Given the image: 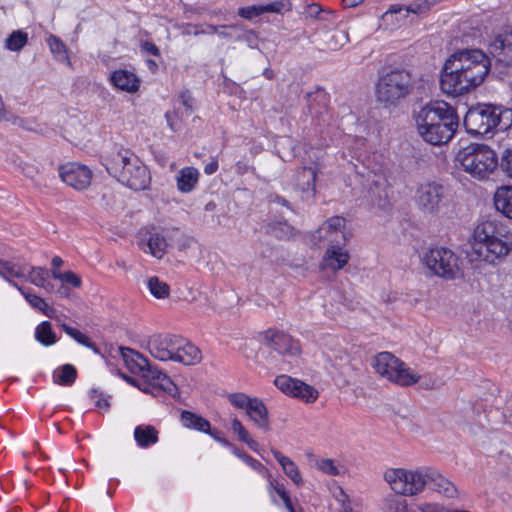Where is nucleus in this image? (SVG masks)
<instances>
[{"mask_svg":"<svg viewBox=\"0 0 512 512\" xmlns=\"http://www.w3.org/2000/svg\"><path fill=\"white\" fill-rule=\"evenodd\" d=\"M491 67L480 49H460L446 60L440 76L441 90L452 96L469 93L480 86Z\"/></svg>","mask_w":512,"mask_h":512,"instance_id":"nucleus-1","label":"nucleus"},{"mask_svg":"<svg viewBox=\"0 0 512 512\" xmlns=\"http://www.w3.org/2000/svg\"><path fill=\"white\" fill-rule=\"evenodd\" d=\"M384 478L394 492L403 495L418 494L426 485L447 498H453L458 494L456 486L431 467L415 471L390 469L385 472Z\"/></svg>","mask_w":512,"mask_h":512,"instance_id":"nucleus-2","label":"nucleus"},{"mask_svg":"<svg viewBox=\"0 0 512 512\" xmlns=\"http://www.w3.org/2000/svg\"><path fill=\"white\" fill-rule=\"evenodd\" d=\"M415 120L418 133L432 145L450 141L458 127L454 108L445 102H434L422 107Z\"/></svg>","mask_w":512,"mask_h":512,"instance_id":"nucleus-3","label":"nucleus"},{"mask_svg":"<svg viewBox=\"0 0 512 512\" xmlns=\"http://www.w3.org/2000/svg\"><path fill=\"white\" fill-rule=\"evenodd\" d=\"M107 172L132 190L142 191L149 187L150 173L144 163L131 150L114 147L105 157Z\"/></svg>","mask_w":512,"mask_h":512,"instance_id":"nucleus-4","label":"nucleus"},{"mask_svg":"<svg viewBox=\"0 0 512 512\" xmlns=\"http://www.w3.org/2000/svg\"><path fill=\"white\" fill-rule=\"evenodd\" d=\"M473 238V250L487 262L504 257L512 250V232L500 221L486 220L478 224Z\"/></svg>","mask_w":512,"mask_h":512,"instance_id":"nucleus-5","label":"nucleus"},{"mask_svg":"<svg viewBox=\"0 0 512 512\" xmlns=\"http://www.w3.org/2000/svg\"><path fill=\"white\" fill-rule=\"evenodd\" d=\"M464 126L472 135H487L496 129L506 130L512 123V110L490 104L470 108L464 117Z\"/></svg>","mask_w":512,"mask_h":512,"instance_id":"nucleus-6","label":"nucleus"},{"mask_svg":"<svg viewBox=\"0 0 512 512\" xmlns=\"http://www.w3.org/2000/svg\"><path fill=\"white\" fill-rule=\"evenodd\" d=\"M414 89L412 74L406 69H393L379 77L375 87L376 101L385 108L396 107Z\"/></svg>","mask_w":512,"mask_h":512,"instance_id":"nucleus-7","label":"nucleus"},{"mask_svg":"<svg viewBox=\"0 0 512 512\" xmlns=\"http://www.w3.org/2000/svg\"><path fill=\"white\" fill-rule=\"evenodd\" d=\"M457 159L465 172L479 180L487 179L499 165L496 152L485 144H470Z\"/></svg>","mask_w":512,"mask_h":512,"instance_id":"nucleus-8","label":"nucleus"},{"mask_svg":"<svg viewBox=\"0 0 512 512\" xmlns=\"http://www.w3.org/2000/svg\"><path fill=\"white\" fill-rule=\"evenodd\" d=\"M414 201L423 215L434 217L447 207L449 190L439 181H424L417 186Z\"/></svg>","mask_w":512,"mask_h":512,"instance_id":"nucleus-9","label":"nucleus"},{"mask_svg":"<svg viewBox=\"0 0 512 512\" xmlns=\"http://www.w3.org/2000/svg\"><path fill=\"white\" fill-rule=\"evenodd\" d=\"M373 367L380 376L399 386H411L420 379L418 374L389 352L377 354Z\"/></svg>","mask_w":512,"mask_h":512,"instance_id":"nucleus-10","label":"nucleus"},{"mask_svg":"<svg viewBox=\"0 0 512 512\" xmlns=\"http://www.w3.org/2000/svg\"><path fill=\"white\" fill-rule=\"evenodd\" d=\"M423 261L425 266L440 278L453 280L461 276L460 259L448 248L430 249L424 255Z\"/></svg>","mask_w":512,"mask_h":512,"instance_id":"nucleus-11","label":"nucleus"},{"mask_svg":"<svg viewBox=\"0 0 512 512\" xmlns=\"http://www.w3.org/2000/svg\"><path fill=\"white\" fill-rule=\"evenodd\" d=\"M227 399L233 407L244 410L256 427L263 431L270 429L269 412L261 399L242 392L230 393Z\"/></svg>","mask_w":512,"mask_h":512,"instance_id":"nucleus-12","label":"nucleus"},{"mask_svg":"<svg viewBox=\"0 0 512 512\" xmlns=\"http://www.w3.org/2000/svg\"><path fill=\"white\" fill-rule=\"evenodd\" d=\"M264 343L284 357H295L301 352L300 344L289 334L277 330L268 329L263 333Z\"/></svg>","mask_w":512,"mask_h":512,"instance_id":"nucleus-13","label":"nucleus"},{"mask_svg":"<svg viewBox=\"0 0 512 512\" xmlns=\"http://www.w3.org/2000/svg\"><path fill=\"white\" fill-rule=\"evenodd\" d=\"M179 336L173 334H153L147 338L143 347L150 355L160 361L171 360Z\"/></svg>","mask_w":512,"mask_h":512,"instance_id":"nucleus-14","label":"nucleus"},{"mask_svg":"<svg viewBox=\"0 0 512 512\" xmlns=\"http://www.w3.org/2000/svg\"><path fill=\"white\" fill-rule=\"evenodd\" d=\"M274 383L283 393L299 398L305 402H314L319 395L318 391L313 386L287 375L276 377Z\"/></svg>","mask_w":512,"mask_h":512,"instance_id":"nucleus-15","label":"nucleus"},{"mask_svg":"<svg viewBox=\"0 0 512 512\" xmlns=\"http://www.w3.org/2000/svg\"><path fill=\"white\" fill-rule=\"evenodd\" d=\"M58 172L61 180L76 190H84L91 183L92 172L84 165L67 163L61 165Z\"/></svg>","mask_w":512,"mask_h":512,"instance_id":"nucleus-16","label":"nucleus"},{"mask_svg":"<svg viewBox=\"0 0 512 512\" xmlns=\"http://www.w3.org/2000/svg\"><path fill=\"white\" fill-rule=\"evenodd\" d=\"M180 423L186 429L210 435L221 445H228V441L224 437L223 432L211 427L210 422L201 415L189 410H182L180 413Z\"/></svg>","mask_w":512,"mask_h":512,"instance_id":"nucleus-17","label":"nucleus"},{"mask_svg":"<svg viewBox=\"0 0 512 512\" xmlns=\"http://www.w3.org/2000/svg\"><path fill=\"white\" fill-rule=\"evenodd\" d=\"M142 378L144 379L148 386L139 388L146 393H154L155 390L157 392L164 391L169 394H172L176 390V386L170 379V377H168L161 371L157 370L156 368L151 367L149 364L145 368V370H143Z\"/></svg>","mask_w":512,"mask_h":512,"instance_id":"nucleus-18","label":"nucleus"},{"mask_svg":"<svg viewBox=\"0 0 512 512\" xmlns=\"http://www.w3.org/2000/svg\"><path fill=\"white\" fill-rule=\"evenodd\" d=\"M489 50L498 62L506 66L512 65V31H504L496 35Z\"/></svg>","mask_w":512,"mask_h":512,"instance_id":"nucleus-19","label":"nucleus"},{"mask_svg":"<svg viewBox=\"0 0 512 512\" xmlns=\"http://www.w3.org/2000/svg\"><path fill=\"white\" fill-rule=\"evenodd\" d=\"M345 219L340 216H333L329 218L317 230L318 238H326L330 243L345 244L346 235L343 232L345 227Z\"/></svg>","mask_w":512,"mask_h":512,"instance_id":"nucleus-20","label":"nucleus"},{"mask_svg":"<svg viewBox=\"0 0 512 512\" xmlns=\"http://www.w3.org/2000/svg\"><path fill=\"white\" fill-rule=\"evenodd\" d=\"M317 172L312 167L298 169L294 176V186L302 193V197L312 199L315 196V182Z\"/></svg>","mask_w":512,"mask_h":512,"instance_id":"nucleus-21","label":"nucleus"},{"mask_svg":"<svg viewBox=\"0 0 512 512\" xmlns=\"http://www.w3.org/2000/svg\"><path fill=\"white\" fill-rule=\"evenodd\" d=\"M171 361L184 365H194L201 361V351L192 343L179 336L178 344L175 346Z\"/></svg>","mask_w":512,"mask_h":512,"instance_id":"nucleus-22","label":"nucleus"},{"mask_svg":"<svg viewBox=\"0 0 512 512\" xmlns=\"http://www.w3.org/2000/svg\"><path fill=\"white\" fill-rule=\"evenodd\" d=\"M340 245L341 244L330 243L322 259L321 266L323 269L328 268L337 271L348 263L350 256Z\"/></svg>","mask_w":512,"mask_h":512,"instance_id":"nucleus-23","label":"nucleus"},{"mask_svg":"<svg viewBox=\"0 0 512 512\" xmlns=\"http://www.w3.org/2000/svg\"><path fill=\"white\" fill-rule=\"evenodd\" d=\"M348 41L349 36L346 31L335 29L320 33L317 44L320 50L337 51Z\"/></svg>","mask_w":512,"mask_h":512,"instance_id":"nucleus-24","label":"nucleus"},{"mask_svg":"<svg viewBox=\"0 0 512 512\" xmlns=\"http://www.w3.org/2000/svg\"><path fill=\"white\" fill-rule=\"evenodd\" d=\"M112 84L122 91L134 93L139 89V79L137 76L128 70H116L111 76Z\"/></svg>","mask_w":512,"mask_h":512,"instance_id":"nucleus-25","label":"nucleus"},{"mask_svg":"<svg viewBox=\"0 0 512 512\" xmlns=\"http://www.w3.org/2000/svg\"><path fill=\"white\" fill-rule=\"evenodd\" d=\"M199 171L194 167H184L176 175L177 189L182 193L191 192L198 183Z\"/></svg>","mask_w":512,"mask_h":512,"instance_id":"nucleus-26","label":"nucleus"},{"mask_svg":"<svg viewBox=\"0 0 512 512\" xmlns=\"http://www.w3.org/2000/svg\"><path fill=\"white\" fill-rule=\"evenodd\" d=\"M11 163L18 168L25 177L32 181H36L38 176H43L44 178L49 177V175L40 171V168L35 162L28 158H24L19 155H12Z\"/></svg>","mask_w":512,"mask_h":512,"instance_id":"nucleus-27","label":"nucleus"},{"mask_svg":"<svg viewBox=\"0 0 512 512\" xmlns=\"http://www.w3.org/2000/svg\"><path fill=\"white\" fill-rule=\"evenodd\" d=\"M494 204L500 213L512 219V186H502L494 195Z\"/></svg>","mask_w":512,"mask_h":512,"instance_id":"nucleus-28","label":"nucleus"},{"mask_svg":"<svg viewBox=\"0 0 512 512\" xmlns=\"http://www.w3.org/2000/svg\"><path fill=\"white\" fill-rule=\"evenodd\" d=\"M121 354L132 373L142 374L149 364V360L144 355L133 349L121 348Z\"/></svg>","mask_w":512,"mask_h":512,"instance_id":"nucleus-29","label":"nucleus"},{"mask_svg":"<svg viewBox=\"0 0 512 512\" xmlns=\"http://www.w3.org/2000/svg\"><path fill=\"white\" fill-rule=\"evenodd\" d=\"M25 272L26 266L0 258V276L12 286L18 287V283L12 280L11 277L22 278L25 276Z\"/></svg>","mask_w":512,"mask_h":512,"instance_id":"nucleus-30","label":"nucleus"},{"mask_svg":"<svg viewBox=\"0 0 512 512\" xmlns=\"http://www.w3.org/2000/svg\"><path fill=\"white\" fill-rule=\"evenodd\" d=\"M134 438L141 447L152 446L158 441V431L151 425H138L134 430Z\"/></svg>","mask_w":512,"mask_h":512,"instance_id":"nucleus-31","label":"nucleus"},{"mask_svg":"<svg viewBox=\"0 0 512 512\" xmlns=\"http://www.w3.org/2000/svg\"><path fill=\"white\" fill-rule=\"evenodd\" d=\"M227 428L241 444H244L251 448L257 445L249 431L238 418H232Z\"/></svg>","mask_w":512,"mask_h":512,"instance_id":"nucleus-32","label":"nucleus"},{"mask_svg":"<svg viewBox=\"0 0 512 512\" xmlns=\"http://www.w3.org/2000/svg\"><path fill=\"white\" fill-rule=\"evenodd\" d=\"M26 299V301L34 308L41 311L45 316L53 318L55 309L50 307L46 301L36 294L26 292L21 286L15 287Z\"/></svg>","mask_w":512,"mask_h":512,"instance_id":"nucleus-33","label":"nucleus"},{"mask_svg":"<svg viewBox=\"0 0 512 512\" xmlns=\"http://www.w3.org/2000/svg\"><path fill=\"white\" fill-rule=\"evenodd\" d=\"M266 233L278 239H289L295 234V229L286 221H274L266 225Z\"/></svg>","mask_w":512,"mask_h":512,"instance_id":"nucleus-34","label":"nucleus"},{"mask_svg":"<svg viewBox=\"0 0 512 512\" xmlns=\"http://www.w3.org/2000/svg\"><path fill=\"white\" fill-rule=\"evenodd\" d=\"M147 249L143 248L144 252H149L156 258H162L166 253L167 242L166 239L159 233L151 234L147 241Z\"/></svg>","mask_w":512,"mask_h":512,"instance_id":"nucleus-35","label":"nucleus"},{"mask_svg":"<svg viewBox=\"0 0 512 512\" xmlns=\"http://www.w3.org/2000/svg\"><path fill=\"white\" fill-rule=\"evenodd\" d=\"M35 338L45 346L53 345L57 341L56 335L52 330L51 323L48 321H44L36 327Z\"/></svg>","mask_w":512,"mask_h":512,"instance_id":"nucleus-36","label":"nucleus"},{"mask_svg":"<svg viewBox=\"0 0 512 512\" xmlns=\"http://www.w3.org/2000/svg\"><path fill=\"white\" fill-rule=\"evenodd\" d=\"M77 377V371L74 366L70 364L63 365L58 371L54 373L55 382L63 386L72 385Z\"/></svg>","mask_w":512,"mask_h":512,"instance_id":"nucleus-37","label":"nucleus"},{"mask_svg":"<svg viewBox=\"0 0 512 512\" xmlns=\"http://www.w3.org/2000/svg\"><path fill=\"white\" fill-rule=\"evenodd\" d=\"M147 287H148L150 293L158 299H164L169 296V293H170L169 285L166 282L161 281L156 276L148 278Z\"/></svg>","mask_w":512,"mask_h":512,"instance_id":"nucleus-38","label":"nucleus"},{"mask_svg":"<svg viewBox=\"0 0 512 512\" xmlns=\"http://www.w3.org/2000/svg\"><path fill=\"white\" fill-rule=\"evenodd\" d=\"M275 455L281 464L285 474L295 483L301 482V476L299 474L297 466L287 457L281 455L279 451L275 452Z\"/></svg>","mask_w":512,"mask_h":512,"instance_id":"nucleus-39","label":"nucleus"},{"mask_svg":"<svg viewBox=\"0 0 512 512\" xmlns=\"http://www.w3.org/2000/svg\"><path fill=\"white\" fill-rule=\"evenodd\" d=\"M401 495L398 493V495L387 496L383 503L384 512H406L407 504Z\"/></svg>","mask_w":512,"mask_h":512,"instance_id":"nucleus-40","label":"nucleus"},{"mask_svg":"<svg viewBox=\"0 0 512 512\" xmlns=\"http://www.w3.org/2000/svg\"><path fill=\"white\" fill-rule=\"evenodd\" d=\"M28 36L27 33L17 30L10 34V36L6 39V48L11 51H19L21 50L27 43Z\"/></svg>","mask_w":512,"mask_h":512,"instance_id":"nucleus-41","label":"nucleus"},{"mask_svg":"<svg viewBox=\"0 0 512 512\" xmlns=\"http://www.w3.org/2000/svg\"><path fill=\"white\" fill-rule=\"evenodd\" d=\"M48 44L52 54L58 61H67L68 53L65 44L60 38L51 35L48 39Z\"/></svg>","mask_w":512,"mask_h":512,"instance_id":"nucleus-42","label":"nucleus"},{"mask_svg":"<svg viewBox=\"0 0 512 512\" xmlns=\"http://www.w3.org/2000/svg\"><path fill=\"white\" fill-rule=\"evenodd\" d=\"M369 181H370L369 190L373 195H375L379 198H382L383 196L384 197L387 196V193H386L387 183H386V180L384 177L374 174L372 176V179Z\"/></svg>","mask_w":512,"mask_h":512,"instance_id":"nucleus-43","label":"nucleus"},{"mask_svg":"<svg viewBox=\"0 0 512 512\" xmlns=\"http://www.w3.org/2000/svg\"><path fill=\"white\" fill-rule=\"evenodd\" d=\"M62 329L71 336L75 341H77L79 344H82L88 348L96 350L95 344L82 332L79 330L72 328L66 324H62Z\"/></svg>","mask_w":512,"mask_h":512,"instance_id":"nucleus-44","label":"nucleus"},{"mask_svg":"<svg viewBox=\"0 0 512 512\" xmlns=\"http://www.w3.org/2000/svg\"><path fill=\"white\" fill-rule=\"evenodd\" d=\"M48 278V271L43 267H30L28 272V281L40 287L44 285V281Z\"/></svg>","mask_w":512,"mask_h":512,"instance_id":"nucleus-45","label":"nucleus"},{"mask_svg":"<svg viewBox=\"0 0 512 512\" xmlns=\"http://www.w3.org/2000/svg\"><path fill=\"white\" fill-rule=\"evenodd\" d=\"M262 13H277L281 14L284 11L291 10V3L288 0H279L265 5H261Z\"/></svg>","mask_w":512,"mask_h":512,"instance_id":"nucleus-46","label":"nucleus"},{"mask_svg":"<svg viewBox=\"0 0 512 512\" xmlns=\"http://www.w3.org/2000/svg\"><path fill=\"white\" fill-rule=\"evenodd\" d=\"M55 279L74 288H79L82 284L81 278L73 271H65L63 274L55 275Z\"/></svg>","mask_w":512,"mask_h":512,"instance_id":"nucleus-47","label":"nucleus"},{"mask_svg":"<svg viewBox=\"0 0 512 512\" xmlns=\"http://www.w3.org/2000/svg\"><path fill=\"white\" fill-rule=\"evenodd\" d=\"M237 14L244 19L252 20L253 18L262 15L263 13L261 5H252L239 8Z\"/></svg>","mask_w":512,"mask_h":512,"instance_id":"nucleus-48","label":"nucleus"},{"mask_svg":"<svg viewBox=\"0 0 512 512\" xmlns=\"http://www.w3.org/2000/svg\"><path fill=\"white\" fill-rule=\"evenodd\" d=\"M499 165L508 176L512 177V147L504 151Z\"/></svg>","mask_w":512,"mask_h":512,"instance_id":"nucleus-49","label":"nucleus"},{"mask_svg":"<svg viewBox=\"0 0 512 512\" xmlns=\"http://www.w3.org/2000/svg\"><path fill=\"white\" fill-rule=\"evenodd\" d=\"M181 33L182 35L189 36L194 35L198 36L200 34H205V30L202 29V26L200 25H194L191 23H186L181 26Z\"/></svg>","mask_w":512,"mask_h":512,"instance_id":"nucleus-50","label":"nucleus"},{"mask_svg":"<svg viewBox=\"0 0 512 512\" xmlns=\"http://www.w3.org/2000/svg\"><path fill=\"white\" fill-rule=\"evenodd\" d=\"M323 8L321 5L317 3H311L307 5L305 9V15L306 17L313 18V19H319L321 15H323Z\"/></svg>","mask_w":512,"mask_h":512,"instance_id":"nucleus-51","label":"nucleus"},{"mask_svg":"<svg viewBox=\"0 0 512 512\" xmlns=\"http://www.w3.org/2000/svg\"><path fill=\"white\" fill-rule=\"evenodd\" d=\"M319 468L329 475H336L338 473V470L331 459L321 460L319 462Z\"/></svg>","mask_w":512,"mask_h":512,"instance_id":"nucleus-52","label":"nucleus"},{"mask_svg":"<svg viewBox=\"0 0 512 512\" xmlns=\"http://www.w3.org/2000/svg\"><path fill=\"white\" fill-rule=\"evenodd\" d=\"M141 51L147 54H151L153 56H160L159 48L152 42L144 41L140 44Z\"/></svg>","mask_w":512,"mask_h":512,"instance_id":"nucleus-53","label":"nucleus"},{"mask_svg":"<svg viewBox=\"0 0 512 512\" xmlns=\"http://www.w3.org/2000/svg\"><path fill=\"white\" fill-rule=\"evenodd\" d=\"M420 512H450L449 510L444 509L442 506L438 504H422L419 506Z\"/></svg>","mask_w":512,"mask_h":512,"instance_id":"nucleus-54","label":"nucleus"},{"mask_svg":"<svg viewBox=\"0 0 512 512\" xmlns=\"http://www.w3.org/2000/svg\"><path fill=\"white\" fill-rule=\"evenodd\" d=\"M205 26H206L205 33H208V34L218 33L219 30H222V29H227V28L236 29L238 27L236 24H232V25L206 24Z\"/></svg>","mask_w":512,"mask_h":512,"instance_id":"nucleus-55","label":"nucleus"},{"mask_svg":"<svg viewBox=\"0 0 512 512\" xmlns=\"http://www.w3.org/2000/svg\"><path fill=\"white\" fill-rule=\"evenodd\" d=\"M236 452H237V455L240 458H243L244 461H246L251 467L257 469L258 467L261 466L260 462H258L257 460L253 459L252 457L248 456L243 450H236Z\"/></svg>","mask_w":512,"mask_h":512,"instance_id":"nucleus-56","label":"nucleus"},{"mask_svg":"<svg viewBox=\"0 0 512 512\" xmlns=\"http://www.w3.org/2000/svg\"><path fill=\"white\" fill-rule=\"evenodd\" d=\"M8 119H3V121H9V122H12L14 125H17L19 127H22L24 128L25 127V120L23 118H20L18 116H15L13 114H10L8 112Z\"/></svg>","mask_w":512,"mask_h":512,"instance_id":"nucleus-57","label":"nucleus"},{"mask_svg":"<svg viewBox=\"0 0 512 512\" xmlns=\"http://www.w3.org/2000/svg\"><path fill=\"white\" fill-rule=\"evenodd\" d=\"M335 19V12L332 10H323V15L319 17V21L321 22H332Z\"/></svg>","mask_w":512,"mask_h":512,"instance_id":"nucleus-58","label":"nucleus"},{"mask_svg":"<svg viewBox=\"0 0 512 512\" xmlns=\"http://www.w3.org/2000/svg\"><path fill=\"white\" fill-rule=\"evenodd\" d=\"M217 169H218V162H217V160H213L204 167V172L207 175H212L213 173H215L217 171Z\"/></svg>","mask_w":512,"mask_h":512,"instance_id":"nucleus-59","label":"nucleus"},{"mask_svg":"<svg viewBox=\"0 0 512 512\" xmlns=\"http://www.w3.org/2000/svg\"><path fill=\"white\" fill-rule=\"evenodd\" d=\"M180 98L182 100L183 105L190 110L192 108V98L189 92L181 93Z\"/></svg>","mask_w":512,"mask_h":512,"instance_id":"nucleus-60","label":"nucleus"},{"mask_svg":"<svg viewBox=\"0 0 512 512\" xmlns=\"http://www.w3.org/2000/svg\"><path fill=\"white\" fill-rule=\"evenodd\" d=\"M57 294H59L61 297H69L70 296V293H71V290L70 288H68L67 286H65L64 284H62L58 289H57Z\"/></svg>","mask_w":512,"mask_h":512,"instance_id":"nucleus-61","label":"nucleus"},{"mask_svg":"<svg viewBox=\"0 0 512 512\" xmlns=\"http://www.w3.org/2000/svg\"><path fill=\"white\" fill-rule=\"evenodd\" d=\"M362 1L363 0H342L343 5L346 8L355 7V6L359 5L360 3H362Z\"/></svg>","mask_w":512,"mask_h":512,"instance_id":"nucleus-62","label":"nucleus"},{"mask_svg":"<svg viewBox=\"0 0 512 512\" xmlns=\"http://www.w3.org/2000/svg\"><path fill=\"white\" fill-rule=\"evenodd\" d=\"M52 268H60L63 265V260L59 256H54L51 260Z\"/></svg>","mask_w":512,"mask_h":512,"instance_id":"nucleus-63","label":"nucleus"},{"mask_svg":"<svg viewBox=\"0 0 512 512\" xmlns=\"http://www.w3.org/2000/svg\"><path fill=\"white\" fill-rule=\"evenodd\" d=\"M96 406L103 409H108L110 407V404L107 399H99L96 401Z\"/></svg>","mask_w":512,"mask_h":512,"instance_id":"nucleus-64","label":"nucleus"}]
</instances>
